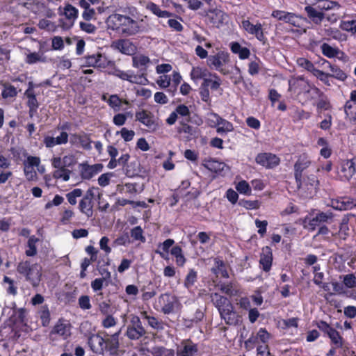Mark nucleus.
Returning <instances> with one entry per match:
<instances>
[{"label":"nucleus","mask_w":356,"mask_h":356,"mask_svg":"<svg viewBox=\"0 0 356 356\" xmlns=\"http://www.w3.org/2000/svg\"><path fill=\"white\" fill-rule=\"evenodd\" d=\"M143 22V19L136 21L129 16L118 13L110 15L106 20L109 29L125 36H132L145 32L147 29Z\"/></svg>","instance_id":"obj_1"},{"label":"nucleus","mask_w":356,"mask_h":356,"mask_svg":"<svg viewBox=\"0 0 356 356\" xmlns=\"http://www.w3.org/2000/svg\"><path fill=\"white\" fill-rule=\"evenodd\" d=\"M289 91L291 95L298 98L301 95L311 101L314 99V95L322 96L323 92L302 76H292L289 80Z\"/></svg>","instance_id":"obj_2"},{"label":"nucleus","mask_w":356,"mask_h":356,"mask_svg":"<svg viewBox=\"0 0 356 356\" xmlns=\"http://www.w3.org/2000/svg\"><path fill=\"white\" fill-rule=\"evenodd\" d=\"M17 272L33 287L38 286L41 281L42 267L37 263L31 264L29 260L22 261L17 266Z\"/></svg>","instance_id":"obj_3"},{"label":"nucleus","mask_w":356,"mask_h":356,"mask_svg":"<svg viewBox=\"0 0 356 356\" xmlns=\"http://www.w3.org/2000/svg\"><path fill=\"white\" fill-rule=\"evenodd\" d=\"M297 188L302 196L312 198L317 192L319 181L314 174L304 176L300 180H296Z\"/></svg>","instance_id":"obj_4"},{"label":"nucleus","mask_w":356,"mask_h":356,"mask_svg":"<svg viewBox=\"0 0 356 356\" xmlns=\"http://www.w3.org/2000/svg\"><path fill=\"white\" fill-rule=\"evenodd\" d=\"M71 123L65 122L62 124L57 126L58 130H63L57 137L46 136L43 139V144L47 148H52L56 145H65L68 142L69 135L65 130H70Z\"/></svg>","instance_id":"obj_5"},{"label":"nucleus","mask_w":356,"mask_h":356,"mask_svg":"<svg viewBox=\"0 0 356 356\" xmlns=\"http://www.w3.org/2000/svg\"><path fill=\"white\" fill-rule=\"evenodd\" d=\"M158 304L161 307V312L164 314L175 313L180 306L177 297L170 293H162L159 297Z\"/></svg>","instance_id":"obj_6"},{"label":"nucleus","mask_w":356,"mask_h":356,"mask_svg":"<svg viewBox=\"0 0 356 356\" xmlns=\"http://www.w3.org/2000/svg\"><path fill=\"white\" fill-rule=\"evenodd\" d=\"M71 328L72 325L70 322L63 318H60L51 330L49 339L54 341L58 336L63 340H67L71 336Z\"/></svg>","instance_id":"obj_7"},{"label":"nucleus","mask_w":356,"mask_h":356,"mask_svg":"<svg viewBox=\"0 0 356 356\" xmlns=\"http://www.w3.org/2000/svg\"><path fill=\"white\" fill-rule=\"evenodd\" d=\"M332 213L318 212L316 216H307L303 221L304 227L309 232L314 231L322 224L327 222L332 218Z\"/></svg>","instance_id":"obj_8"},{"label":"nucleus","mask_w":356,"mask_h":356,"mask_svg":"<svg viewBox=\"0 0 356 356\" xmlns=\"http://www.w3.org/2000/svg\"><path fill=\"white\" fill-rule=\"evenodd\" d=\"M95 197L94 188H88L81 196L78 205L79 211L88 218L93 216V199Z\"/></svg>","instance_id":"obj_9"},{"label":"nucleus","mask_w":356,"mask_h":356,"mask_svg":"<svg viewBox=\"0 0 356 356\" xmlns=\"http://www.w3.org/2000/svg\"><path fill=\"white\" fill-rule=\"evenodd\" d=\"M146 334L140 318L138 316H133L130 324L127 327L125 335L131 340H138Z\"/></svg>","instance_id":"obj_10"},{"label":"nucleus","mask_w":356,"mask_h":356,"mask_svg":"<svg viewBox=\"0 0 356 356\" xmlns=\"http://www.w3.org/2000/svg\"><path fill=\"white\" fill-rule=\"evenodd\" d=\"M229 61V54L225 51H218L214 55L209 56L207 64L211 69H214L223 74H226L222 67Z\"/></svg>","instance_id":"obj_11"},{"label":"nucleus","mask_w":356,"mask_h":356,"mask_svg":"<svg viewBox=\"0 0 356 356\" xmlns=\"http://www.w3.org/2000/svg\"><path fill=\"white\" fill-rule=\"evenodd\" d=\"M102 334H104L105 338V343L103 347L104 354L105 353H108L109 356H118L120 330H118L112 334H108L106 332L104 331L102 332Z\"/></svg>","instance_id":"obj_12"},{"label":"nucleus","mask_w":356,"mask_h":356,"mask_svg":"<svg viewBox=\"0 0 356 356\" xmlns=\"http://www.w3.org/2000/svg\"><path fill=\"white\" fill-rule=\"evenodd\" d=\"M311 164L312 161L306 153L300 154L293 165L295 180H300V178L304 176L309 175L311 173L309 168Z\"/></svg>","instance_id":"obj_13"},{"label":"nucleus","mask_w":356,"mask_h":356,"mask_svg":"<svg viewBox=\"0 0 356 356\" xmlns=\"http://www.w3.org/2000/svg\"><path fill=\"white\" fill-rule=\"evenodd\" d=\"M240 26L248 34L254 35L263 44L267 42L268 39L264 35L263 26L259 22L253 24L249 19H243Z\"/></svg>","instance_id":"obj_14"},{"label":"nucleus","mask_w":356,"mask_h":356,"mask_svg":"<svg viewBox=\"0 0 356 356\" xmlns=\"http://www.w3.org/2000/svg\"><path fill=\"white\" fill-rule=\"evenodd\" d=\"M136 120L148 128L149 131H156L159 123L154 115L149 111L143 109L135 114Z\"/></svg>","instance_id":"obj_15"},{"label":"nucleus","mask_w":356,"mask_h":356,"mask_svg":"<svg viewBox=\"0 0 356 356\" xmlns=\"http://www.w3.org/2000/svg\"><path fill=\"white\" fill-rule=\"evenodd\" d=\"M63 14L65 16L66 20L60 19L59 26L63 30H69L73 26L75 20L77 19L79 10L76 8L68 3L64 7Z\"/></svg>","instance_id":"obj_16"},{"label":"nucleus","mask_w":356,"mask_h":356,"mask_svg":"<svg viewBox=\"0 0 356 356\" xmlns=\"http://www.w3.org/2000/svg\"><path fill=\"white\" fill-rule=\"evenodd\" d=\"M255 161L266 169H273L280 165V159L275 154L262 152L256 156Z\"/></svg>","instance_id":"obj_17"},{"label":"nucleus","mask_w":356,"mask_h":356,"mask_svg":"<svg viewBox=\"0 0 356 356\" xmlns=\"http://www.w3.org/2000/svg\"><path fill=\"white\" fill-rule=\"evenodd\" d=\"M105 343L104 334L102 332H99L95 334H90L88 337V344L92 353L104 355L103 347Z\"/></svg>","instance_id":"obj_18"},{"label":"nucleus","mask_w":356,"mask_h":356,"mask_svg":"<svg viewBox=\"0 0 356 356\" xmlns=\"http://www.w3.org/2000/svg\"><path fill=\"white\" fill-rule=\"evenodd\" d=\"M197 343H194L191 339H184L177 348V356H195L198 353Z\"/></svg>","instance_id":"obj_19"},{"label":"nucleus","mask_w":356,"mask_h":356,"mask_svg":"<svg viewBox=\"0 0 356 356\" xmlns=\"http://www.w3.org/2000/svg\"><path fill=\"white\" fill-rule=\"evenodd\" d=\"M40 164V159L38 156H28L26 161L24 162V173L29 181L37 179V172L34 167H38Z\"/></svg>","instance_id":"obj_20"},{"label":"nucleus","mask_w":356,"mask_h":356,"mask_svg":"<svg viewBox=\"0 0 356 356\" xmlns=\"http://www.w3.org/2000/svg\"><path fill=\"white\" fill-rule=\"evenodd\" d=\"M330 206L335 210H350L356 207V199L348 196L337 197L331 199Z\"/></svg>","instance_id":"obj_21"},{"label":"nucleus","mask_w":356,"mask_h":356,"mask_svg":"<svg viewBox=\"0 0 356 356\" xmlns=\"http://www.w3.org/2000/svg\"><path fill=\"white\" fill-rule=\"evenodd\" d=\"M356 158L344 161L338 170V175L342 181H349L356 172Z\"/></svg>","instance_id":"obj_22"},{"label":"nucleus","mask_w":356,"mask_h":356,"mask_svg":"<svg viewBox=\"0 0 356 356\" xmlns=\"http://www.w3.org/2000/svg\"><path fill=\"white\" fill-rule=\"evenodd\" d=\"M273 251L270 247L265 246L260 254L259 265L264 272H269L273 264Z\"/></svg>","instance_id":"obj_23"},{"label":"nucleus","mask_w":356,"mask_h":356,"mask_svg":"<svg viewBox=\"0 0 356 356\" xmlns=\"http://www.w3.org/2000/svg\"><path fill=\"white\" fill-rule=\"evenodd\" d=\"M178 115L184 118L189 117L191 115V111L188 107L185 104H179L175 108V110L172 112L166 119V123L169 125L174 124L178 119Z\"/></svg>","instance_id":"obj_24"},{"label":"nucleus","mask_w":356,"mask_h":356,"mask_svg":"<svg viewBox=\"0 0 356 356\" xmlns=\"http://www.w3.org/2000/svg\"><path fill=\"white\" fill-rule=\"evenodd\" d=\"M103 169L101 163H97L92 165L88 164H83L80 172L81 177L83 179L89 180L95 175L100 172Z\"/></svg>","instance_id":"obj_25"},{"label":"nucleus","mask_w":356,"mask_h":356,"mask_svg":"<svg viewBox=\"0 0 356 356\" xmlns=\"http://www.w3.org/2000/svg\"><path fill=\"white\" fill-rule=\"evenodd\" d=\"M220 316L225 320L226 324L229 325H236L239 323L241 320L240 315L233 310V307L222 309Z\"/></svg>","instance_id":"obj_26"},{"label":"nucleus","mask_w":356,"mask_h":356,"mask_svg":"<svg viewBox=\"0 0 356 356\" xmlns=\"http://www.w3.org/2000/svg\"><path fill=\"white\" fill-rule=\"evenodd\" d=\"M211 115L216 119V125L217 133L222 134L234 131V125L229 121L222 118L218 113H211Z\"/></svg>","instance_id":"obj_27"},{"label":"nucleus","mask_w":356,"mask_h":356,"mask_svg":"<svg viewBox=\"0 0 356 356\" xmlns=\"http://www.w3.org/2000/svg\"><path fill=\"white\" fill-rule=\"evenodd\" d=\"M225 13L219 9H210L207 13L209 22L216 27H219L224 23Z\"/></svg>","instance_id":"obj_28"},{"label":"nucleus","mask_w":356,"mask_h":356,"mask_svg":"<svg viewBox=\"0 0 356 356\" xmlns=\"http://www.w3.org/2000/svg\"><path fill=\"white\" fill-rule=\"evenodd\" d=\"M211 301L215 305V307L218 309L219 314L222 309H225V308L232 307V305L230 303L227 298L221 296L218 293H213L211 296Z\"/></svg>","instance_id":"obj_29"},{"label":"nucleus","mask_w":356,"mask_h":356,"mask_svg":"<svg viewBox=\"0 0 356 356\" xmlns=\"http://www.w3.org/2000/svg\"><path fill=\"white\" fill-rule=\"evenodd\" d=\"M115 76L120 78L123 81H127L132 83H140V82L138 81L143 76V72L140 76H137L134 74V72L131 70L128 71H122V70H115Z\"/></svg>","instance_id":"obj_30"},{"label":"nucleus","mask_w":356,"mask_h":356,"mask_svg":"<svg viewBox=\"0 0 356 356\" xmlns=\"http://www.w3.org/2000/svg\"><path fill=\"white\" fill-rule=\"evenodd\" d=\"M211 270L216 277H218L219 275L223 278H229V277L225 263L219 257L214 259V266Z\"/></svg>","instance_id":"obj_31"},{"label":"nucleus","mask_w":356,"mask_h":356,"mask_svg":"<svg viewBox=\"0 0 356 356\" xmlns=\"http://www.w3.org/2000/svg\"><path fill=\"white\" fill-rule=\"evenodd\" d=\"M230 50L233 54H238L241 60H245L250 56V51L247 47H242L238 42H232L229 44Z\"/></svg>","instance_id":"obj_32"},{"label":"nucleus","mask_w":356,"mask_h":356,"mask_svg":"<svg viewBox=\"0 0 356 356\" xmlns=\"http://www.w3.org/2000/svg\"><path fill=\"white\" fill-rule=\"evenodd\" d=\"M211 74L212 73H211L207 68L196 66L192 67L190 76L194 82H196L202 78H205V76H210Z\"/></svg>","instance_id":"obj_33"},{"label":"nucleus","mask_w":356,"mask_h":356,"mask_svg":"<svg viewBox=\"0 0 356 356\" xmlns=\"http://www.w3.org/2000/svg\"><path fill=\"white\" fill-rule=\"evenodd\" d=\"M305 10L307 15V17L312 20V22L316 24L321 23L324 19V14L323 12L318 11L316 8H313L310 5H307L305 7Z\"/></svg>","instance_id":"obj_34"},{"label":"nucleus","mask_w":356,"mask_h":356,"mask_svg":"<svg viewBox=\"0 0 356 356\" xmlns=\"http://www.w3.org/2000/svg\"><path fill=\"white\" fill-rule=\"evenodd\" d=\"M145 8L147 10L151 11L154 15L159 17H170L174 15L172 13L169 11L161 10L159 6L152 1L147 2Z\"/></svg>","instance_id":"obj_35"},{"label":"nucleus","mask_w":356,"mask_h":356,"mask_svg":"<svg viewBox=\"0 0 356 356\" xmlns=\"http://www.w3.org/2000/svg\"><path fill=\"white\" fill-rule=\"evenodd\" d=\"M144 319L147 320L148 325L154 330H163L164 325L162 320H159L156 317L150 316L147 312L144 311L141 313Z\"/></svg>","instance_id":"obj_36"},{"label":"nucleus","mask_w":356,"mask_h":356,"mask_svg":"<svg viewBox=\"0 0 356 356\" xmlns=\"http://www.w3.org/2000/svg\"><path fill=\"white\" fill-rule=\"evenodd\" d=\"M220 291L230 297L236 296L239 294L240 290L236 287V284L232 282L220 283L219 284Z\"/></svg>","instance_id":"obj_37"},{"label":"nucleus","mask_w":356,"mask_h":356,"mask_svg":"<svg viewBox=\"0 0 356 356\" xmlns=\"http://www.w3.org/2000/svg\"><path fill=\"white\" fill-rule=\"evenodd\" d=\"M324 63H327L328 67L332 72L330 77H333L337 80L343 81L347 79L346 74L337 65L331 64L328 60L324 59Z\"/></svg>","instance_id":"obj_38"},{"label":"nucleus","mask_w":356,"mask_h":356,"mask_svg":"<svg viewBox=\"0 0 356 356\" xmlns=\"http://www.w3.org/2000/svg\"><path fill=\"white\" fill-rule=\"evenodd\" d=\"M39 238L35 235L29 236L26 243V247L28 249L25 250L26 256L31 257L37 254L38 250L36 244L38 242H39Z\"/></svg>","instance_id":"obj_39"},{"label":"nucleus","mask_w":356,"mask_h":356,"mask_svg":"<svg viewBox=\"0 0 356 356\" xmlns=\"http://www.w3.org/2000/svg\"><path fill=\"white\" fill-rule=\"evenodd\" d=\"M321 49L322 54L329 58L337 57L339 54H341V55L344 54V53L340 51L339 48L332 47L329 44L325 42L323 43L321 45Z\"/></svg>","instance_id":"obj_40"},{"label":"nucleus","mask_w":356,"mask_h":356,"mask_svg":"<svg viewBox=\"0 0 356 356\" xmlns=\"http://www.w3.org/2000/svg\"><path fill=\"white\" fill-rule=\"evenodd\" d=\"M24 61L26 64L33 65L37 63H45L47 58L42 52H31L26 56Z\"/></svg>","instance_id":"obj_41"},{"label":"nucleus","mask_w":356,"mask_h":356,"mask_svg":"<svg viewBox=\"0 0 356 356\" xmlns=\"http://www.w3.org/2000/svg\"><path fill=\"white\" fill-rule=\"evenodd\" d=\"M171 254L175 258V263L178 266L182 267L186 261V259L183 254L181 248L179 245H175L170 250Z\"/></svg>","instance_id":"obj_42"},{"label":"nucleus","mask_w":356,"mask_h":356,"mask_svg":"<svg viewBox=\"0 0 356 356\" xmlns=\"http://www.w3.org/2000/svg\"><path fill=\"white\" fill-rule=\"evenodd\" d=\"M175 243V241L172 238H168L164 241L162 243H160L159 245V248L162 249V252L159 250H156V253L159 254L160 257L163 259H168V253L169 252V249L171 246Z\"/></svg>","instance_id":"obj_43"},{"label":"nucleus","mask_w":356,"mask_h":356,"mask_svg":"<svg viewBox=\"0 0 356 356\" xmlns=\"http://www.w3.org/2000/svg\"><path fill=\"white\" fill-rule=\"evenodd\" d=\"M3 89L1 91V97L3 99L13 98L15 97L18 91L16 88L8 83H3Z\"/></svg>","instance_id":"obj_44"},{"label":"nucleus","mask_w":356,"mask_h":356,"mask_svg":"<svg viewBox=\"0 0 356 356\" xmlns=\"http://www.w3.org/2000/svg\"><path fill=\"white\" fill-rule=\"evenodd\" d=\"M327 337L330 338L332 344L335 346L336 348H342L343 339L335 328L333 327Z\"/></svg>","instance_id":"obj_45"},{"label":"nucleus","mask_w":356,"mask_h":356,"mask_svg":"<svg viewBox=\"0 0 356 356\" xmlns=\"http://www.w3.org/2000/svg\"><path fill=\"white\" fill-rule=\"evenodd\" d=\"M150 62L148 56L140 55L139 56H134L132 58V65L134 67L140 68V67H146L147 64ZM140 71H146V67L140 69Z\"/></svg>","instance_id":"obj_46"},{"label":"nucleus","mask_w":356,"mask_h":356,"mask_svg":"<svg viewBox=\"0 0 356 356\" xmlns=\"http://www.w3.org/2000/svg\"><path fill=\"white\" fill-rule=\"evenodd\" d=\"M107 103L115 111H119L122 103L129 104L128 101L122 100L118 95H111L107 100Z\"/></svg>","instance_id":"obj_47"},{"label":"nucleus","mask_w":356,"mask_h":356,"mask_svg":"<svg viewBox=\"0 0 356 356\" xmlns=\"http://www.w3.org/2000/svg\"><path fill=\"white\" fill-rule=\"evenodd\" d=\"M197 280V273L193 268L189 269L188 274L186 275L184 285L187 289H191Z\"/></svg>","instance_id":"obj_48"},{"label":"nucleus","mask_w":356,"mask_h":356,"mask_svg":"<svg viewBox=\"0 0 356 356\" xmlns=\"http://www.w3.org/2000/svg\"><path fill=\"white\" fill-rule=\"evenodd\" d=\"M341 8V5L334 1L323 0L321 3L318 5V8L323 10H339Z\"/></svg>","instance_id":"obj_49"},{"label":"nucleus","mask_w":356,"mask_h":356,"mask_svg":"<svg viewBox=\"0 0 356 356\" xmlns=\"http://www.w3.org/2000/svg\"><path fill=\"white\" fill-rule=\"evenodd\" d=\"M82 195L83 190L81 188H74L65 195L67 202L72 206L76 204L77 198L81 197Z\"/></svg>","instance_id":"obj_50"},{"label":"nucleus","mask_w":356,"mask_h":356,"mask_svg":"<svg viewBox=\"0 0 356 356\" xmlns=\"http://www.w3.org/2000/svg\"><path fill=\"white\" fill-rule=\"evenodd\" d=\"M117 48L120 50V52L124 54H131L133 51V44L129 40H120L117 42Z\"/></svg>","instance_id":"obj_51"},{"label":"nucleus","mask_w":356,"mask_h":356,"mask_svg":"<svg viewBox=\"0 0 356 356\" xmlns=\"http://www.w3.org/2000/svg\"><path fill=\"white\" fill-rule=\"evenodd\" d=\"M314 96V98L318 97L319 99L318 102L316 103V108L318 110H324L327 111L330 110L332 108V105L327 99V97L325 95V94L323 92L322 96Z\"/></svg>","instance_id":"obj_52"},{"label":"nucleus","mask_w":356,"mask_h":356,"mask_svg":"<svg viewBox=\"0 0 356 356\" xmlns=\"http://www.w3.org/2000/svg\"><path fill=\"white\" fill-rule=\"evenodd\" d=\"M313 325H316L325 337H327L333 329V327L323 320L313 321Z\"/></svg>","instance_id":"obj_53"},{"label":"nucleus","mask_w":356,"mask_h":356,"mask_svg":"<svg viewBox=\"0 0 356 356\" xmlns=\"http://www.w3.org/2000/svg\"><path fill=\"white\" fill-rule=\"evenodd\" d=\"M71 170L66 168H61L54 170L53 177L55 179H62L63 181H67L70 179Z\"/></svg>","instance_id":"obj_54"},{"label":"nucleus","mask_w":356,"mask_h":356,"mask_svg":"<svg viewBox=\"0 0 356 356\" xmlns=\"http://www.w3.org/2000/svg\"><path fill=\"white\" fill-rule=\"evenodd\" d=\"M236 191L245 195H250L252 193V189L248 181L245 180H241L236 185Z\"/></svg>","instance_id":"obj_55"},{"label":"nucleus","mask_w":356,"mask_h":356,"mask_svg":"<svg viewBox=\"0 0 356 356\" xmlns=\"http://www.w3.org/2000/svg\"><path fill=\"white\" fill-rule=\"evenodd\" d=\"M131 237L135 241H139L142 243H145L146 239L143 235V230L140 226L134 227L131 229L130 232Z\"/></svg>","instance_id":"obj_56"},{"label":"nucleus","mask_w":356,"mask_h":356,"mask_svg":"<svg viewBox=\"0 0 356 356\" xmlns=\"http://www.w3.org/2000/svg\"><path fill=\"white\" fill-rule=\"evenodd\" d=\"M238 205L245 208L246 209H258L260 207V203L258 200H248L241 199L238 202Z\"/></svg>","instance_id":"obj_57"},{"label":"nucleus","mask_w":356,"mask_h":356,"mask_svg":"<svg viewBox=\"0 0 356 356\" xmlns=\"http://www.w3.org/2000/svg\"><path fill=\"white\" fill-rule=\"evenodd\" d=\"M343 278V284L348 289H352L356 286V277L353 273H350L341 276Z\"/></svg>","instance_id":"obj_58"},{"label":"nucleus","mask_w":356,"mask_h":356,"mask_svg":"<svg viewBox=\"0 0 356 356\" xmlns=\"http://www.w3.org/2000/svg\"><path fill=\"white\" fill-rule=\"evenodd\" d=\"M338 235H339V238L343 240H346V238L348 236L349 227H348V220L343 219L342 222L340 223Z\"/></svg>","instance_id":"obj_59"},{"label":"nucleus","mask_w":356,"mask_h":356,"mask_svg":"<svg viewBox=\"0 0 356 356\" xmlns=\"http://www.w3.org/2000/svg\"><path fill=\"white\" fill-rule=\"evenodd\" d=\"M297 63L300 67L307 70L312 73H314V70H316L313 63L305 58H299L297 60Z\"/></svg>","instance_id":"obj_60"},{"label":"nucleus","mask_w":356,"mask_h":356,"mask_svg":"<svg viewBox=\"0 0 356 356\" xmlns=\"http://www.w3.org/2000/svg\"><path fill=\"white\" fill-rule=\"evenodd\" d=\"M40 318L43 326L46 327L49 325L51 317L49 308L47 305L43 307L42 309L40 312Z\"/></svg>","instance_id":"obj_61"},{"label":"nucleus","mask_w":356,"mask_h":356,"mask_svg":"<svg viewBox=\"0 0 356 356\" xmlns=\"http://www.w3.org/2000/svg\"><path fill=\"white\" fill-rule=\"evenodd\" d=\"M105 318L102 321V326L104 328H110L114 327L117 324V319L111 314L104 315Z\"/></svg>","instance_id":"obj_62"},{"label":"nucleus","mask_w":356,"mask_h":356,"mask_svg":"<svg viewBox=\"0 0 356 356\" xmlns=\"http://www.w3.org/2000/svg\"><path fill=\"white\" fill-rule=\"evenodd\" d=\"M340 27L346 31L356 33V20L343 21Z\"/></svg>","instance_id":"obj_63"},{"label":"nucleus","mask_w":356,"mask_h":356,"mask_svg":"<svg viewBox=\"0 0 356 356\" xmlns=\"http://www.w3.org/2000/svg\"><path fill=\"white\" fill-rule=\"evenodd\" d=\"M344 111L346 115L353 116L356 114V102L350 99L348 100L344 105Z\"/></svg>","instance_id":"obj_64"}]
</instances>
